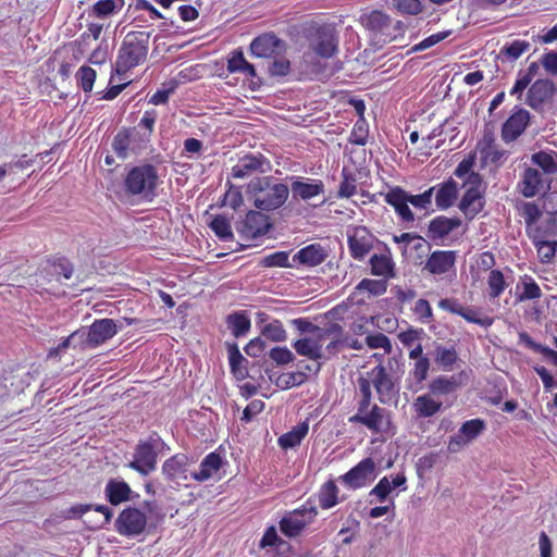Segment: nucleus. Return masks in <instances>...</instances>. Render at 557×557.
Returning <instances> with one entry per match:
<instances>
[{
  "label": "nucleus",
  "instance_id": "nucleus-19",
  "mask_svg": "<svg viewBox=\"0 0 557 557\" xmlns=\"http://www.w3.org/2000/svg\"><path fill=\"white\" fill-rule=\"evenodd\" d=\"M286 45L273 33L256 37L250 44V51L258 58H275L285 51Z\"/></svg>",
  "mask_w": 557,
  "mask_h": 557
},
{
  "label": "nucleus",
  "instance_id": "nucleus-31",
  "mask_svg": "<svg viewBox=\"0 0 557 557\" xmlns=\"http://www.w3.org/2000/svg\"><path fill=\"white\" fill-rule=\"evenodd\" d=\"M366 27L375 35L385 36L389 40L396 37L392 32V18L384 12L374 10L364 18Z\"/></svg>",
  "mask_w": 557,
  "mask_h": 557
},
{
  "label": "nucleus",
  "instance_id": "nucleus-38",
  "mask_svg": "<svg viewBox=\"0 0 557 557\" xmlns=\"http://www.w3.org/2000/svg\"><path fill=\"white\" fill-rule=\"evenodd\" d=\"M227 327L235 337L245 336L251 326L249 317L245 311H236L226 317Z\"/></svg>",
  "mask_w": 557,
  "mask_h": 557
},
{
  "label": "nucleus",
  "instance_id": "nucleus-11",
  "mask_svg": "<svg viewBox=\"0 0 557 557\" xmlns=\"http://www.w3.org/2000/svg\"><path fill=\"white\" fill-rule=\"evenodd\" d=\"M376 476V463L372 458L368 457L341 475L339 481L351 490H358L370 484Z\"/></svg>",
  "mask_w": 557,
  "mask_h": 557
},
{
  "label": "nucleus",
  "instance_id": "nucleus-33",
  "mask_svg": "<svg viewBox=\"0 0 557 557\" xmlns=\"http://www.w3.org/2000/svg\"><path fill=\"white\" fill-rule=\"evenodd\" d=\"M125 5V0H98L88 9L90 17L104 20L119 14Z\"/></svg>",
  "mask_w": 557,
  "mask_h": 557
},
{
  "label": "nucleus",
  "instance_id": "nucleus-42",
  "mask_svg": "<svg viewBox=\"0 0 557 557\" xmlns=\"http://www.w3.org/2000/svg\"><path fill=\"white\" fill-rule=\"evenodd\" d=\"M319 504L322 509H330L338 504V487L333 480L325 482L319 492Z\"/></svg>",
  "mask_w": 557,
  "mask_h": 557
},
{
  "label": "nucleus",
  "instance_id": "nucleus-59",
  "mask_svg": "<svg viewBox=\"0 0 557 557\" xmlns=\"http://www.w3.org/2000/svg\"><path fill=\"white\" fill-rule=\"evenodd\" d=\"M394 8L407 15H417L422 12V0H392Z\"/></svg>",
  "mask_w": 557,
  "mask_h": 557
},
{
  "label": "nucleus",
  "instance_id": "nucleus-3",
  "mask_svg": "<svg viewBox=\"0 0 557 557\" xmlns=\"http://www.w3.org/2000/svg\"><path fill=\"white\" fill-rule=\"evenodd\" d=\"M158 170L150 163L132 168L124 178V189L129 196H139L151 201L157 196Z\"/></svg>",
  "mask_w": 557,
  "mask_h": 557
},
{
  "label": "nucleus",
  "instance_id": "nucleus-12",
  "mask_svg": "<svg viewBox=\"0 0 557 557\" xmlns=\"http://www.w3.org/2000/svg\"><path fill=\"white\" fill-rule=\"evenodd\" d=\"M272 227L270 219L260 211L250 210L246 216L236 223V231L246 240L264 236Z\"/></svg>",
  "mask_w": 557,
  "mask_h": 557
},
{
  "label": "nucleus",
  "instance_id": "nucleus-22",
  "mask_svg": "<svg viewBox=\"0 0 557 557\" xmlns=\"http://www.w3.org/2000/svg\"><path fill=\"white\" fill-rule=\"evenodd\" d=\"M117 325L112 319H98L88 327L87 339L90 348L111 339L117 333Z\"/></svg>",
  "mask_w": 557,
  "mask_h": 557
},
{
  "label": "nucleus",
  "instance_id": "nucleus-58",
  "mask_svg": "<svg viewBox=\"0 0 557 557\" xmlns=\"http://www.w3.org/2000/svg\"><path fill=\"white\" fill-rule=\"evenodd\" d=\"M132 132L131 151L138 153L148 147L151 140L149 133L140 132L137 127H127Z\"/></svg>",
  "mask_w": 557,
  "mask_h": 557
},
{
  "label": "nucleus",
  "instance_id": "nucleus-7",
  "mask_svg": "<svg viewBox=\"0 0 557 557\" xmlns=\"http://www.w3.org/2000/svg\"><path fill=\"white\" fill-rule=\"evenodd\" d=\"M148 525L147 515L133 506L124 508L114 522L115 531L127 539H135L146 532Z\"/></svg>",
  "mask_w": 557,
  "mask_h": 557
},
{
  "label": "nucleus",
  "instance_id": "nucleus-60",
  "mask_svg": "<svg viewBox=\"0 0 557 557\" xmlns=\"http://www.w3.org/2000/svg\"><path fill=\"white\" fill-rule=\"evenodd\" d=\"M450 34H451V30H444V32H438L436 34H432L429 37L421 40L420 42H418L417 45H414L410 49V51L411 52H420V51L426 50V49L437 45L438 42L443 41L444 39H446Z\"/></svg>",
  "mask_w": 557,
  "mask_h": 557
},
{
  "label": "nucleus",
  "instance_id": "nucleus-8",
  "mask_svg": "<svg viewBox=\"0 0 557 557\" xmlns=\"http://www.w3.org/2000/svg\"><path fill=\"white\" fill-rule=\"evenodd\" d=\"M383 242L372 234L366 226H356L347 232V246L352 259L362 261L374 251Z\"/></svg>",
  "mask_w": 557,
  "mask_h": 557
},
{
  "label": "nucleus",
  "instance_id": "nucleus-43",
  "mask_svg": "<svg viewBox=\"0 0 557 557\" xmlns=\"http://www.w3.org/2000/svg\"><path fill=\"white\" fill-rule=\"evenodd\" d=\"M530 238L537 250L540 261L542 263L552 262L556 256L557 242L539 238L535 234L531 235Z\"/></svg>",
  "mask_w": 557,
  "mask_h": 557
},
{
  "label": "nucleus",
  "instance_id": "nucleus-10",
  "mask_svg": "<svg viewBox=\"0 0 557 557\" xmlns=\"http://www.w3.org/2000/svg\"><path fill=\"white\" fill-rule=\"evenodd\" d=\"M317 515L318 510L314 506L302 505L281 519V532L287 537H296L314 520Z\"/></svg>",
  "mask_w": 557,
  "mask_h": 557
},
{
  "label": "nucleus",
  "instance_id": "nucleus-18",
  "mask_svg": "<svg viewBox=\"0 0 557 557\" xmlns=\"http://www.w3.org/2000/svg\"><path fill=\"white\" fill-rule=\"evenodd\" d=\"M550 187V182L545 184L543 173L533 166H527L520 174L517 190L525 198H533Z\"/></svg>",
  "mask_w": 557,
  "mask_h": 557
},
{
  "label": "nucleus",
  "instance_id": "nucleus-40",
  "mask_svg": "<svg viewBox=\"0 0 557 557\" xmlns=\"http://www.w3.org/2000/svg\"><path fill=\"white\" fill-rule=\"evenodd\" d=\"M442 403L436 401L430 394L419 396L414 403L413 408L418 417L430 418L440 411Z\"/></svg>",
  "mask_w": 557,
  "mask_h": 557
},
{
  "label": "nucleus",
  "instance_id": "nucleus-49",
  "mask_svg": "<svg viewBox=\"0 0 557 557\" xmlns=\"http://www.w3.org/2000/svg\"><path fill=\"white\" fill-rule=\"evenodd\" d=\"M531 45L527 40L516 39L510 44L505 45L500 53L509 61H516L519 59L524 52L530 49Z\"/></svg>",
  "mask_w": 557,
  "mask_h": 557
},
{
  "label": "nucleus",
  "instance_id": "nucleus-55",
  "mask_svg": "<svg viewBox=\"0 0 557 557\" xmlns=\"http://www.w3.org/2000/svg\"><path fill=\"white\" fill-rule=\"evenodd\" d=\"M522 293L517 294V300L523 302L527 300L539 299L542 297V290L532 277H527L522 282Z\"/></svg>",
  "mask_w": 557,
  "mask_h": 557
},
{
  "label": "nucleus",
  "instance_id": "nucleus-4",
  "mask_svg": "<svg viewBox=\"0 0 557 557\" xmlns=\"http://www.w3.org/2000/svg\"><path fill=\"white\" fill-rule=\"evenodd\" d=\"M169 449L161 436L152 432L145 440L138 442L133 460L129 461L127 467L146 476L157 469L158 456Z\"/></svg>",
  "mask_w": 557,
  "mask_h": 557
},
{
  "label": "nucleus",
  "instance_id": "nucleus-5",
  "mask_svg": "<svg viewBox=\"0 0 557 557\" xmlns=\"http://www.w3.org/2000/svg\"><path fill=\"white\" fill-rule=\"evenodd\" d=\"M351 424L367 428L373 434L385 433L392 425L391 412L373 401L357 403V411L348 418Z\"/></svg>",
  "mask_w": 557,
  "mask_h": 557
},
{
  "label": "nucleus",
  "instance_id": "nucleus-44",
  "mask_svg": "<svg viewBox=\"0 0 557 557\" xmlns=\"http://www.w3.org/2000/svg\"><path fill=\"white\" fill-rule=\"evenodd\" d=\"M209 227L220 240L228 242L234 238L231 221L223 214L215 215L209 223Z\"/></svg>",
  "mask_w": 557,
  "mask_h": 557
},
{
  "label": "nucleus",
  "instance_id": "nucleus-20",
  "mask_svg": "<svg viewBox=\"0 0 557 557\" xmlns=\"http://www.w3.org/2000/svg\"><path fill=\"white\" fill-rule=\"evenodd\" d=\"M457 251L435 250L428 257L423 271L432 275H444L455 269Z\"/></svg>",
  "mask_w": 557,
  "mask_h": 557
},
{
  "label": "nucleus",
  "instance_id": "nucleus-9",
  "mask_svg": "<svg viewBox=\"0 0 557 557\" xmlns=\"http://www.w3.org/2000/svg\"><path fill=\"white\" fill-rule=\"evenodd\" d=\"M309 50L315 55L330 59L338 51V37L333 27L329 25L319 26L308 36Z\"/></svg>",
  "mask_w": 557,
  "mask_h": 557
},
{
  "label": "nucleus",
  "instance_id": "nucleus-53",
  "mask_svg": "<svg viewBox=\"0 0 557 557\" xmlns=\"http://www.w3.org/2000/svg\"><path fill=\"white\" fill-rule=\"evenodd\" d=\"M262 335L272 342H284L287 338L286 330L280 320H273L265 324L261 331Z\"/></svg>",
  "mask_w": 557,
  "mask_h": 557
},
{
  "label": "nucleus",
  "instance_id": "nucleus-23",
  "mask_svg": "<svg viewBox=\"0 0 557 557\" xmlns=\"http://www.w3.org/2000/svg\"><path fill=\"white\" fill-rule=\"evenodd\" d=\"M468 381V375L465 371H460L453 375H438L429 385L432 395L446 396L455 393L458 388L465 385Z\"/></svg>",
  "mask_w": 557,
  "mask_h": 557
},
{
  "label": "nucleus",
  "instance_id": "nucleus-1",
  "mask_svg": "<svg viewBox=\"0 0 557 557\" xmlns=\"http://www.w3.org/2000/svg\"><path fill=\"white\" fill-rule=\"evenodd\" d=\"M246 195L257 209L272 211L285 203L289 188L273 176H258L248 183Z\"/></svg>",
  "mask_w": 557,
  "mask_h": 557
},
{
  "label": "nucleus",
  "instance_id": "nucleus-34",
  "mask_svg": "<svg viewBox=\"0 0 557 557\" xmlns=\"http://www.w3.org/2000/svg\"><path fill=\"white\" fill-rule=\"evenodd\" d=\"M519 213L524 219L527 234L529 237L537 232V228H534V224L541 219L543 212L539 205L533 201L521 202L518 207Z\"/></svg>",
  "mask_w": 557,
  "mask_h": 557
},
{
  "label": "nucleus",
  "instance_id": "nucleus-32",
  "mask_svg": "<svg viewBox=\"0 0 557 557\" xmlns=\"http://www.w3.org/2000/svg\"><path fill=\"white\" fill-rule=\"evenodd\" d=\"M293 347L298 355L307 357L313 361H319L324 357L322 344L315 338L314 335H309L295 341L293 343Z\"/></svg>",
  "mask_w": 557,
  "mask_h": 557
},
{
  "label": "nucleus",
  "instance_id": "nucleus-6",
  "mask_svg": "<svg viewBox=\"0 0 557 557\" xmlns=\"http://www.w3.org/2000/svg\"><path fill=\"white\" fill-rule=\"evenodd\" d=\"M482 177L480 174L470 175L468 181H463L461 187L467 188L459 205V210L469 220L476 216L484 208V190L482 188Z\"/></svg>",
  "mask_w": 557,
  "mask_h": 557
},
{
  "label": "nucleus",
  "instance_id": "nucleus-17",
  "mask_svg": "<svg viewBox=\"0 0 557 557\" xmlns=\"http://www.w3.org/2000/svg\"><path fill=\"white\" fill-rule=\"evenodd\" d=\"M530 119L529 111L516 106L502 126L500 135L504 143L509 144L518 139L528 127Z\"/></svg>",
  "mask_w": 557,
  "mask_h": 557
},
{
  "label": "nucleus",
  "instance_id": "nucleus-41",
  "mask_svg": "<svg viewBox=\"0 0 557 557\" xmlns=\"http://www.w3.org/2000/svg\"><path fill=\"white\" fill-rule=\"evenodd\" d=\"M132 145V132L127 127L121 128L112 140V149L116 157L125 160L129 156Z\"/></svg>",
  "mask_w": 557,
  "mask_h": 557
},
{
  "label": "nucleus",
  "instance_id": "nucleus-52",
  "mask_svg": "<svg viewBox=\"0 0 557 557\" xmlns=\"http://www.w3.org/2000/svg\"><path fill=\"white\" fill-rule=\"evenodd\" d=\"M97 73L94 69L87 65H83L76 73L77 85L85 91L90 92L92 90Z\"/></svg>",
  "mask_w": 557,
  "mask_h": 557
},
{
  "label": "nucleus",
  "instance_id": "nucleus-27",
  "mask_svg": "<svg viewBox=\"0 0 557 557\" xmlns=\"http://www.w3.org/2000/svg\"><path fill=\"white\" fill-rule=\"evenodd\" d=\"M294 199L309 200L324 194V184L320 180L294 177L290 186Z\"/></svg>",
  "mask_w": 557,
  "mask_h": 557
},
{
  "label": "nucleus",
  "instance_id": "nucleus-26",
  "mask_svg": "<svg viewBox=\"0 0 557 557\" xmlns=\"http://www.w3.org/2000/svg\"><path fill=\"white\" fill-rule=\"evenodd\" d=\"M384 200L392 206L403 222H413L414 214L409 208L407 191L399 187H392L385 195Z\"/></svg>",
  "mask_w": 557,
  "mask_h": 557
},
{
  "label": "nucleus",
  "instance_id": "nucleus-62",
  "mask_svg": "<svg viewBox=\"0 0 557 557\" xmlns=\"http://www.w3.org/2000/svg\"><path fill=\"white\" fill-rule=\"evenodd\" d=\"M368 138V127L363 120L355 123L349 136V143L358 146H364Z\"/></svg>",
  "mask_w": 557,
  "mask_h": 557
},
{
  "label": "nucleus",
  "instance_id": "nucleus-2",
  "mask_svg": "<svg viewBox=\"0 0 557 557\" xmlns=\"http://www.w3.org/2000/svg\"><path fill=\"white\" fill-rule=\"evenodd\" d=\"M150 33L129 32L122 41L114 64V73L125 75L147 60Z\"/></svg>",
  "mask_w": 557,
  "mask_h": 557
},
{
  "label": "nucleus",
  "instance_id": "nucleus-39",
  "mask_svg": "<svg viewBox=\"0 0 557 557\" xmlns=\"http://www.w3.org/2000/svg\"><path fill=\"white\" fill-rule=\"evenodd\" d=\"M309 425L302 422L294 426L289 432L278 437V445L283 449L294 448L298 446L305 436L308 434Z\"/></svg>",
  "mask_w": 557,
  "mask_h": 557
},
{
  "label": "nucleus",
  "instance_id": "nucleus-25",
  "mask_svg": "<svg viewBox=\"0 0 557 557\" xmlns=\"http://www.w3.org/2000/svg\"><path fill=\"white\" fill-rule=\"evenodd\" d=\"M329 257V249L321 244H310L293 256L295 267L304 265L308 268L317 267L323 263Z\"/></svg>",
  "mask_w": 557,
  "mask_h": 557
},
{
  "label": "nucleus",
  "instance_id": "nucleus-51",
  "mask_svg": "<svg viewBox=\"0 0 557 557\" xmlns=\"http://www.w3.org/2000/svg\"><path fill=\"white\" fill-rule=\"evenodd\" d=\"M315 338L322 344L323 341L335 338L344 335V329L336 322L325 323L323 326L315 325Z\"/></svg>",
  "mask_w": 557,
  "mask_h": 557
},
{
  "label": "nucleus",
  "instance_id": "nucleus-30",
  "mask_svg": "<svg viewBox=\"0 0 557 557\" xmlns=\"http://www.w3.org/2000/svg\"><path fill=\"white\" fill-rule=\"evenodd\" d=\"M224 463L220 454L213 451L208 454L200 462L199 470L190 472V478L198 482H205L210 479H220L219 471Z\"/></svg>",
  "mask_w": 557,
  "mask_h": 557
},
{
  "label": "nucleus",
  "instance_id": "nucleus-21",
  "mask_svg": "<svg viewBox=\"0 0 557 557\" xmlns=\"http://www.w3.org/2000/svg\"><path fill=\"white\" fill-rule=\"evenodd\" d=\"M185 454H175L168 458L162 465V474L166 480L173 482L186 481L190 476L189 466L193 463Z\"/></svg>",
  "mask_w": 557,
  "mask_h": 557
},
{
  "label": "nucleus",
  "instance_id": "nucleus-16",
  "mask_svg": "<svg viewBox=\"0 0 557 557\" xmlns=\"http://www.w3.org/2000/svg\"><path fill=\"white\" fill-rule=\"evenodd\" d=\"M556 94V86L548 78L536 79L529 88L525 103L536 112H543L544 107Z\"/></svg>",
  "mask_w": 557,
  "mask_h": 557
},
{
  "label": "nucleus",
  "instance_id": "nucleus-37",
  "mask_svg": "<svg viewBox=\"0 0 557 557\" xmlns=\"http://www.w3.org/2000/svg\"><path fill=\"white\" fill-rule=\"evenodd\" d=\"M459 360L455 346L437 345L434 349V361L445 371H451Z\"/></svg>",
  "mask_w": 557,
  "mask_h": 557
},
{
  "label": "nucleus",
  "instance_id": "nucleus-61",
  "mask_svg": "<svg viewBox=\"0 0 557 557\" xmlns=\"http://www.w3.org/2000/svg\"><path fill=\"white\" fill-rule=\"evenodd\" d=\"M392 494V484L387 476H383L377 484L370 491L369 496L376 498L379 503H384Z\"/></svg>",
  "mask_w": 557,
  "mask_h": 557
},
{
  "label": "nucleus",
  "instance_id": "nucleus-63",
  "mask_svg": "<svg viewBox=\"0 0 557 557\" xmlns=\"http://www.w3.org/2000/svg\"><path fill=\"white\" fill-rule=\"evenodd\" d=\"M366 343L371 349L383 348L386 354L393 349L389 338L383 333L368 335Z\"/></svg>",
  "mask_w": 557,
  "mask_h": 557
},
{
  "label": "nucleus",
  "instance_id": "nucleus-36",
  "mask_svg": "<svg viewBox=\"0 0 557 557\" xmlns=\"http://www.w3.org/2000/svg\"><path fill=\"white\" fill-rule=\"evenodd\" d=\"M227 70L231 73H243L246 76L255 77L257 75L255 66L247 62L242 50L236 49L230 53L227 60Z\"/></svg>",
  "mask_w": 557,
  "mask_h": 557
},
{
  "label": "nucleus",
  "instance_id": "nucleus-47",
  "mask_svg": "<svg viewBox=\"0 0 557 557\" xmlns=\"http://www.w3.org/2000/svg\"><path fill=\"white\" fill-rule=\"evenodd\" d=\"M308 380V374L305 371L298 370L295 372L283 373L276 381L275 385L281 389H289L294 386H300Z\"/></svg>",
  "mask_w": 557,
  "mask_h": 557
},
{
  "label": "nucleus",
  "instance_id": "nucleus-14",
  "mask_svg": "<svg viewBox=\"0 0 557 557\" xmlns=\"http://www.w3.org/2000/svg\"><path fill=\"white\" fill-rule=\"evenodd\" d=\"M367 374L372 379V384L376 392L379 401L382 405L389 404L397 395L398 389L396 382L387 372L386 368L382 363H379Z\"/></svg>",
  "mask_w": 557,
  "mask_h": 557
},
{
  "label": "nucleus",
  "instance_id": "nucleus-56",
  "mask_svg": "<svg viewBox=\"0 0 557 557\" xmlns=\"http://www.w3.org/2000/svg\"><path fill=\"white\" fill-rule=\"evenodd\" d=\"M485 429V423L481 419L468 420L461 424L459 431L468 440L472 442L475 440Z\"/></svg>",
  "mask_w": 557,
  "mask_h": 557
},
{
  "label": "nucleus",
  "instance_id": "nucleus-64",
  "mask_svg": "<svg viewBox=\"0 0 557 557\" xmlns=\"http://www.w3.org/2000/svg\"><path fill=\"white\" fill-rule=\"evenodd\" d=\"M483 158L491 163H500L506 159V151L498 148L492 141L488 143L482 150Z\"/></svg>",
  "mask_w": 557,
  "mask_h": 557
},
{
  "label": "nucleus",
  "instance_id": "nucleus-45",
  "mask_svg": "<svg viewBox=\"0 0 557 557\" xmlns=\"http://www.w3.org/2000/svg\"><path fill=\"white\" fill-rule=\"evenodd\" d=\"M228 351V361L231 371L237 379H244L247 375L246 367H242V363L247 362V360L243 357L242 352L238 349V346L234 344H230L227 347Z\"/></svg>",
  "mask_w": 557,
  "mask_h": 557
},
{
  "label": "nucleus",
  "instance_id": "nucleus-57",
  "mask_svg": "<svg viewBox=\"0 0 557 557\" xmlns=\"http://www.w3.org/2000/svg\"><path fill=\"white\" fill-rule=\"evenodd\" d=\"M357 289L366 290L374 296H381L387 289V280L363 278L358 283Z\"/></svg>",
  "mask_w": 557,
  "mask_h": 557
},
{
  "label": "nucleus",
  "instance_id": "nucleus-46",
  "mask_svg": "<svg viewBox=\"0 0 557 557\" xmlns=\"http://www.w3.org/2000/svg\"><path fill=\"white\" fill-rule=\"evenodd\" d=\"M430 366L428 357L420 358L414 362L413 369L409 372V381H413L409 383L410 388H413L414 385L418 386L422 384L428 377Z\"/></svg>",
  "mask_w": 557,
  "mask_h": 557
},
{
  "label": "nucleus",
  "instance_id": "nucleus-28",
  "mask_svg": "<svg viewBox=\"0 0 557 557\" xmlns=\"http://www.w3.org/2000/svg\"><path fill=\"white\" fill-rule=\"evenodd\" d=\"M104 496L112 506H117L139 497L125 481L116 479H110L107 482Z\"/></svg>",
  "mask_w": 557,
  "mask_h": 557
},
{
  "label": "nucleus",
  "instance_id": "nucleus-48",
  "mask_svg": "<svg viewBox=\"0 0 557 557\" xmlns=\"http://www.w3.org/2000/svg\"><path fill=\"white\" fill-rule=\"evenodd\" d=\"M259 264L264 268H295L294 261L289 262V253L287 251H276L264 256L259 261Z\"/></svg>",
  "mask_w": 557,
  "mask_h": 557
},
{
  "label": "nucleus",
  "instance_id": "nucleus-13",
  "mask_svg": "<svg viewBox=\"0 0 557 557\" xmlns=\"http://www.w3.org/2000/svg\"><path fill=\"white\" fill-rule=\"evenodd\" d=\"M272 169L271 161L262 153H246L232 168L234 178H246L256 174H265Z\"/></svg>",
  "mask_w": 557,
  "mask_h": 557
},
{
  "label": "nucleus",
  "instance_id": "nucleus-50",
  "mask_svg": "<svg viewBox=\"0 0 557 557\" xmlns=\"http://www.w3.org/2000/svg\"><path fill=\"white\" fill-rule=\"evenodd\" d=\"M487 285L491 298H497L504 293L507 284L500 270H491L487 277Z\"/></svg>",
  "mask_w": 557,
  "mask_h": 557
},
{
  "label": "nucleus",
  "instance_id": "nucleus-35",
  "mask_svg": "<svg viewBox=\"0 0 557 557\" xmlns=\"http://www.w3.org/2000/svg\"><path fill=\"white\" fill-rule=\"evenodd\" d=\"M533 165L539 166L543 174L554 175L557 173V152L541 150L531 156Z\"/></svg>",
  "mask_w": 557,
  "mask_h": 557
},
{
  "label": "nucleus",
  "instance_id": "nucleus-29",
  "mask_svg": "<svg viewBox=\"0 0 557 557\" xmlns=\"http://www.w3.org/2000/svg\"><path fill=\"white\" fill-rule=\"evenodd\" d=\"M435 195V205L440 210H447L453 207L458 199V184L451 177L447 181L430 187Z\"/></svg>",
  "mask_w": 557,
  "mask_h": 557
},
{
  "label": "nucleus",
  "instance_id": "nucleus-54",
  "mask_svg": "<svg viewBox=\"0 0 557 557\" xmlns=\"http://www.w3.org/2000/svg\"><path fill=\"white\" fill-rule=\"evenodd\" d=\"M462 317L470 323L478 324L483 327H490L493 324V318L482 314L481 311L474 307H463Z\"/></svg>",
  "mask_w": 557,
  "mask_h": 557
},
{
  "label": "nucleus",
  "instance_id": "nucleus-15",
  "mask_svg": "<svg viewBox=\"0 0 557 557\" xmlns=\"http://www.w3.org/2000/svg\"><path fill=\"white\" fill-rule=\"evenodd\" d=\"M370 273L373 276L383 277L385 280L396 276V265L393 259L391 248L385 244H381L371 255L369 259Z\"/></svg>",
  "mask_w": 557,
  "mask_h": 557
},
{
  "label": "nucleus",
  "instance_id": "nucleus-24",
  "mask_svg": "<svg viewBox=\"0 0 557 557\" xmlns=\"http://www.w3.org/2000/svg\"><path fill=\"white\" fill-rule=\"evenodd\" d=\"M461 224V219L457 216L448 218L446 215H437L430 221L426 236L437 243L446 238L453 231L459 228Z\"/></svg>",
  "mask_w": 557,
  "mask_h": 557
}]
</instances>
